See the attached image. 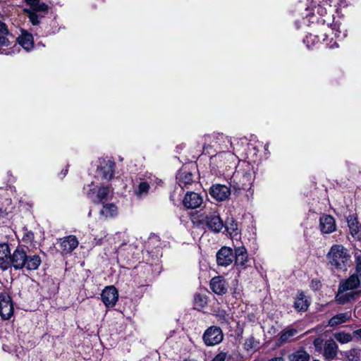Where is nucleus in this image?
Returning a JSON list of instances; mask_svg holds the SVG:
<instances>
[{
    "label": "nucleus",
    "mask_w": 361,
    "mask_h": 361,
    "mask_svg": "<svg viewBox=\"0 0 361 361\" xmlns=\"http://www.w3.org/2000/svg\"><path fill=\"white\" fill-rule=\"evenodd\" d=\"M10 265L16 269L25 267L27 270H36L41 264V259L37 255H27L26 250L18 247L12 255H10Z\"/></svg>",
    "instance_id": "1"
},
{
    "label": "nucleus",
    "mask_w": 361,
    "mask_h": 361,
    "mask_svg": "<svg viewBox=\"0 0 361 361\" xmlns=\"http://www.w3.org/2000/svg\"><path fill=\"white\" fill-rule=\"evenodd\" d=\"M213 148L215 152H219V155L225 150L231 148L234 149L231 138L222 133H213L204 136V153L210 154V150Z\"/></svg>",
    "instance_id": "2"
},
{
    "label": "nucleus",
    "mask_w": 361,
    "mask_h": 361,
    "mask_svg": "<svg viewBox=\"0 0 361 361\" xmlns=\"http://www.w3.org/2000/svg\"><path fill=\"white\" fill-rule=\"evenodd\" d=\"M327 257L331 266L342 269L346 267L350 256L343 245H334L328 252Z\"/></svg>",
    "instance_id": "3"
},
{
    "label": "nucleus",
    "mask_w": 361,
    "mask_h": 361,
    "mask_svg": "<svg viewBox=\"0 0 361 361\" xmlns=\"http://www.w3.org/2000/svg\"><path fill=\"white\" fill-rule=\"evenodd\" d=\"M201 221L214 232H219L224 227L219 214L214 210L205 211L202 215Z\"/></svg>",
    "instance_id": "4"
},
{
    "label": "nucleus",
    "mask_w": 361,
    "mask_h": 361,
    "mask_svg": "<svg viewBox=\"0 0 361 361\" xmlns=\"http://www.w3.org/2000/svg\"><path fill=\"white\" fill-rule=\"evenodd\" d=\"M223 337L222 331L219 327L211 326L205 331L203 335V341L208 346L214 345L221 343Z\"/></svg>",
    "instance_id": "5"
},
{
    "label": "nucleus",
    "mask_w": 361,
    "mask_h": 361,
    "mask_svg": "<svg viewBox=\"0 0 361 361\" xmlns=\"http://www.w3.org/2000/svg\"><path fill=\"white\" fill-rule=\"evenodd\" d=\"M115 163L110 159L100 161L97 169V176L105 180H109L114 176Z\"/></svg>",
    "instance_id": "6"
},
{
    "label": "nucleus",
    "mask_w": 361,
    "mask_h": 361,
    "mask_svg": "<svg viewBox=\"0 0 361 361\" xmlns=\"http://www.w3.org/2000/svg\"><path fill=\"white\" fill-rule=\"evenodd\" d=\"M152 185L153 179L151 176L140 178L134 183L133 192L138 198H142L147 195Z\"/></svg>",
    "instance_id": "7"
},
{
    "label": "nucleus",
    "mask_w": 361,
    "mask_h": 361,
    "mask_svg": "<svg viewBox=\"0 0 361 361\" xmlns=\"http://www.w3.org/2000/svg\"><path fill=\"white\" fill-rule=\"evenodd\" d=\"M13 313V307L10 296L6 293L0 294V316L3 319H9Z\"/></svg>",
    "instance_id": "8"
},
{
    "label": "nucleus",
    "mask_w": 361,
    "mask_h": 361,
    "mask_svg": "<svg viewBox=\"0 0 361 361\" xmlns=\"http://www.w3.org/2000/svg\"><path fill=\"white\" fill-rule=\"evenodd\" d=\"M118 298V290L114 286L106 287L102 293V300L106 307H114Z\"/></svg>",
    "instance_id": "9"
},
{
    "label": "nucleus",
    "mask_w": 361,
    "mask_h": 361,
    "mask_svg": "<svg viewBox=\"0 0 361 361\" xmlns=\"http://www.w3.org/2000/svg\"><path fill=\"white\" fill-rule=\"evenodd\" d=\"M209 193L217 201H224L231 195V190L224 185L216 184L211 187Z\"/></svg>",
    "instance_id": "10"
},
{
    "label": "nucleus",
    "mask_w": 361,
    "mask_h": 361,
    "mask_svg": "<svg viewBox=\"0 0 361 361\" xmlns=\"http://www.w3.org/2000/svg\"><path fill=\"white\" fill-rule=\"evenodd\" d=\"M234 259V255L231 248L222 247L216 254V261L219 265L227 267L230 265Z\"/></svg>",
    "instance_id": "11"
},
{
    "label": "nucleus",
    "mask_w": 361,
    "mask_h": 361,
    "mask_svg": "<svg viewBox=\"0 0 361 361\" xmlns=\"http://www.w3.org/2000/svg\"><path fill=\"white\" fill-rule=\"evenodd\" d=\"M202 197L199 194L191 192L186 193L183 203L188 209H195L202 204Z\"/></svg>",
    "instance_id": "12"
},
{
    "label": "nucleus",
    "mask_w": 361,
    "mask_h": 361,
    "mask_svg": "<svg viewBox=\"0 0 361 361\" xmlns=\"http://www.w3.org/2000/svg\"><path fill=\"white\" fill-rule=\"evenodd\" d=\"M78 245V240L75 235H68L60 239V247L63 252L70 253Z\"/></svg>",
    "instance_id": "13"
},
{
    "label": "nucleus",
    "mask_w": 361,
    "mask_h": 361,
    "mask_svg": "<svg viewBox=\"0 0 361 361\" xmlns=\"http://www.w3.org/2000/svg\"><path fill=\"white\" fill-rule=\"evenodd\" d=\"M320 229L323 233H331L336 230V223L333 216L323 215L320 217Z\"/></svg>",
    "instance_id": "14"
},
{
    "label": "nucleus",
    "mask_w": 361,
    "mask_h": 361,
    "mask_svg": "<svg viewBox=\"0 0 361 361\" xmlns=\"http://www.w3.org/2000/svg\"><path fill=\"white\" fill-rule=\"evenodd\" d=\"M210 287L218 295L225 294L228 290V284L221 276L214 277L211 280Z\"/></svg>",
    "instance_id": "15"
},
{
    "label": "nucleus",
    "mask_w": 361,
    "mask_h": 361,
    "mask_svg": "<svg viewBox=\"0 0 361 361\" xmlns=\"http://www.w3.org/2000/svg\"><path fill=\"white\" fill-rule=\"evenodd\" d=\"M110 194V190L107 187L90 189L87 192L88 196L94 202H102L106 200Z\"/></svg>",
    "instance_id": "16"
},
{
    "label": "nucleus",
    "mask_w": 361,
    "mask_h": 361,
    "mask_svg": "<svg viewBox=\"0 0 361 361\" xmlns=\"http://www.w3.org/2000/svg\"><path fill=\"white\" fill-rule=\"evenodd\" d=\"M235 264L242 268L249 266L250 260L247 257V250L243 246L236 247L235 250Z\"/></svg>",
    "instance_id": "17"
},
{
    "label": "nucleus",
    "mask_w": 361,
    "mask_h": 361,
    "mask_svg": "<svg viewBox=\"0 0 361 361\" xmlns=\"http://www.w3.org/2000/svg\"><path fill=\"white\" fill-rule=\"evenodd\" d=\"M10 255L9 247L6 243H0V267L6 269L10 266Z\"/></svg>",
    "instance_id": "18"
},
{
    "label": "nucleus",
    "mask_w": 361,
    "mask_h": 361,
    "mask_svg": "<svg viewBox=\"0 0 361 361\" xmlns=\"http://www.w3.org/2000/svg\"><path fill=\"white\" fill-rule=\"evenodd\" d=\"M20 45L26 51H30L34 46L33 37L32 34L23 31L22 34L17 39Z\"/></svg>",
    "instance_id": "19"
},
{
    "label": "nucleus",
    "mask_w": 361,
    "mask_h": 361,
    "mask_svg": "<svg viewBox=\"0 0 361 361\" xmlns=\"http://www.w3.org/2000/svg\"><path fill=\"white\" fill-rule=\"evenodd\" d=\"M310 305V301L306 295L302 293H298L296 295L294 307L298 312H305Z\"/></svg>",
    "instance_id": "20"
},
{
    "label": "nucleus",
    "mask_w": 361,
    "mask_h": 361,
    "mask_svg": "<svg viewBox=\"0 0 361 361\" xmlns=\"http://www.w3.org/2000/svg\"><path fill=\"white\" fill-rule=\"evenodd\" d=\"M338 346L336 342L329 339L327 340L324 345V355L327 359H333L337 355Z\"/></svg>",
    "instance_id": "21"
},
{
    "label": "nucleus",
    "mask_w": 361,
    "mask_h": 361,
    "mask_svg": "<svg viewBox=\"0 0 361 361\" xmlns=\"http://www.w3.org/2000/svg\"><path fill=\"white\" fill-rule=\"evenodd\" d=\"M351 318V313L350 312L339 313L333 317H331L329 321V326L331 327H335L338 325L342 324L348 322Z\"/></svg>",
    "instance_id": "22"
},
{
    "label": "nucleus",
    "mask_w": 361,
    "mask_h": 361,
    "mask_svg": "<svg viewBox=\"0 0 361 361\" xmlns=\"http://www.w3.org/2000/svg\"><path fill=\"white\" fill-rule=\"evenodd\" d=\"M343 288H339V293L336 295V300L338 303L344 304L348 302L355 300L359 296L358 292L345 293Z\"/></svg>",
    "instance_id": "23"
},
{
    "label": "nucleus",
    "mask_w": 361,
    "mask_h": 361,
    "mask_svg": "<svg viewBox=\"0 0 361 361\" xmlns=\"http://www.w3.org/2000/svg\"><path fill=\"white\" fill-rule=\"evenodd\" d=\"M177 179L179 185L181 188H185L192 183V175L190 172L183 169L178 173Z\"/></svg>",
    "instance_id": "24"
},
{
    "label": "nucleus",
    "mask_w": 361,
    "mask_h": 361,
    "mask_svg": "<svg viewBox=\"0 0 361 361\" xmlns=\"http://www.w3.org/2000/svg\"><path fill=\"white\" fill-rule=\"evenodd\" d=\"M117 207L114 204H104L99 212L101 217L104 219L112 218L117 214Z\"/></svg>",
    "instance_id": "25"
},
{
    "label": "nucleus",
    "mask_w": 361,
    "mask_h": 361,
    "mask_svg": "<svg viewBox=\"0 0 361 361\" xmlns=\"http://www.w3.org/2000/svg\"><path fill=\"white\" fill-rule=\"evenodd\" d=\"M360 284V279L357 275L353 274L349 277V279L341 285V289L343 288V290H348L356 288Z\"/></svg>",
    "instance_id": "26"
},
{
    "label": "nucleus",
    "mask_w": 361,
    "mask_h": 361,
    "mask_svg": "<svg viewBox=\"0 0 361 361\" xmlns=\"http://www.w3.org/2000/svg\"><path fill=\"white\" fill-rule=\"evenodd\" d=\"M27 5L30 6L29 10H33L35 11H47L48 6L40 0H25Z\"/></svg>",
    "instance_id": "27"
},
{
    "label": "nucleus",
    "mask_w": 361,
    "mask_h": 361,
    "mask_svg": "<svg viewBox=\"0 0 361 361\" xmlns=\"http://www.w3.org/2000/svg\"><path fill=\"white\" fill-rule=\"evenodd\" d=\"M252 184V174L250 173H246L240 180L239 183L235 186L237 190H245L250 187Z\"/></svg>",
    "instance_id": "28"
},
{
    "label": "nucleus",
    "mask_w": 361,
    "mask_h": 361,
    "mask_svg": "<svg viewBox=\"0 0 361 361\" xmlns=\"http://www.w3.org/2000/svg\"><path fill=\"white\" fill-rule=\"evenodd\" d=\"M350 233L353 238L360 239L361 233L360 232V226L356 219H350L348 221Z\"/></svg>",
    "instance_id": "29"
},
{
    "label": "nucleus",
    "mask_w": 361,
    "mask_h": 361,
    "mask_svg": "<svg viewBox=\"0 0 361 361\" xmlns=\"http://www.w3.org/2000/svg\"><path fill=\"white\" fill-rule=\"evenodd\" d=\"M290 361H308L309 355L304 350H298L289 355Z\"/></svg>",
    "instance_id": "30"
},
{
    "label": "nucleus",
    "mask_w": 361,
    "mask_h": 361,
    "mask_svg": "<svg viewBox=\"0 0 361 361\" xmlns=\"http://www.w3.org/2000/svg\"><path fill=\"white\" fill-rule=\"evenodd\" d=\"M334 338L341 343H347L352 341V336L343 331L337 332L334 334Z\"/></svg>",
    "instance_id": "31"
},
{
    "label": "nucleus",
    "mask_w": 361,
    "mask_h": 361,
    "mask_svg": "<svg viewBox=\"0 0 361 361\" xmlns=\"http://www.w3.org/2000/svg\"><path fill=\"white\" fill-rule=\"evenodd\" d=\"M224 226L232 238L238 235V233L237 232V224L233 219L226 221Z\"/></svg>",
    "instance_id": "32"
},
{
    "label": "nucleus",
    "mask_w": 361,
    "mask_h": 361,
    "mask_svg": "<svg viewBox=\"0 0 361 361\" xmlns=\"http://www.w3.org/2000/svg\"><path fill=\"white\" fill-rule=\"evenodd\" d=\"M25 12L27 14L28 18L32 25H37L39 23V18H42V16L38 15L37 13H44V11H35L33 10H25Z\"/></svg>",
    "instance_id": "33"
},
{
    "label": "nucleus",
    "mask_w": 361,
    "mask_h": 361,
    "mask_svg": "<svg viewBox=\"0 0 361 361\" xmlns=\"http://www.w3.org/2000/svg\"><path fill=\"white\" fill-rule=\"evenodd\" d=\"M195 308L201 309L207 304V298L205 295L197 294L195 296Z\"/></svg>",
    "instance_id": "34"
},
{
    "label": "nucleus",
    "mask_w": 361,
    "mask_h": 361,
    "mask_svg": "<svg viewBox=\"0 0 361 361\" xmlns=\"http://www.w3.org/2000/svg\"><path fill=\"white\" fill-rule=\"evenodd\" d=\"M296 332L297 331L295 329H289L283 331L281 334L279 341L280 343H283L288 341L291 337L295 335Z\"/></svg>",
    "instance_id": "35"
},
{
    "label": "nucleus",
    "mask_w": 361,
    "mask_h": 361,
    "mask_svg": "<svg viewBox=\"0 0 361 361\" xmlns=\"http://www.w3.org/2000/svg\"><path fill=\"white\" fill-rule=\"evenodd\" d=\"M258 345L259 343L255 338L250 337L245 341L244 347L247 350H255L258 348Z\"/></svg>",
    "instance_id": "36"
},
{
    "label": "nucleus",
    "mask_w": 361,
    "mask_h": 361,
    "mask_svg": "<svg viewBox=\"0 0 361 361\" xmlns=\"http://www.w3.org/2000/svg\"><path fill=\"white\" fill-rule=\"evenodd\" d=\"M361 353L358 350L353 349L348 353L347 358L348 361H360Z\"/></svg>",
    "instance_id": "37"
},
{
    "label": "nucleus",
    "mask_w": 361,
    "mask_h": 361,
    "mask_svg": "<svg viewBox=\"0 0 361 361\" xmlns=\"http://www.w3.org/2000/svg\"><path fill=\"white\" fill-rule=\"evenodd\" d=\"M11 39H13L12 35H0V46H8Z\"/></svg>",
    "instance_id": "38"
},
{
    "label": "nucleus",
    "mask_w": 361,
    "mask_h": 361,
    "mask_svg": "<svg viewBox=\"0 0 361 361\" xmlns=\"http://www.w3.org/2000/svg\"><path fill=\"white\" fill-rule=\"evenodd\" d=\"M356 263V271L360 276H361V252H356L355 255Z\"/></svg>",
    "instance_id": "39"
},
{
    "label": "nucleus",
    "mask_w": 361,
    "mask_h": 361,
    "mask_svg": "<svg viewBox=\"0 0 361 361\" xmlns=\"http://www.w3.org/2000/svg\"><path fill=\"white\" fill-rule=\"evenodd\" d=\"M226 358V354L225 353H220L212 360V361H225Z\"/></svg>",
    "instance_id": "40"
},
{
    "label": "nucleus",
    "mask_w": 361,
    "mask_h": 361,
    "mask_svg": "<svg viewBox=\"0 0 361 361\" xmlns=\"http://www.w3.org/2000/svg\"><path fill=\"white\" fill-rule=\"evenodd\" d=\"M0 35H11L8 32L6 25L4 23H0Z\"/></svg>",
    "instance_id": "41"
},
{
    "label": "nucleus",
    "mask_w": 361,
    "mask_h": 361,
    "mask_svg": "<svg viewBox=\"0 0 361 361\" xmlns=\"http://www.w3.org/2000/svg\"><path fill=\"white\" fill-rule=\"evenodd\" d=\"M317 12L319 14H320L321 16H323L324 13H326V8H322V6L319 4V7L317 8Z\"/></svg>",
    "instance_id": "42"
},
{
    "label": "nucleus",
    "mask_w": 361,
    "mask_h": 361,
    "mask_svg": "<svg viewBox=\"0 0 361 361\" xmlns=\"http://www.w3.org/2000/svg\"><path fill=\"white\" fill-rule=\"evenodd\" d=\"M320 4H322L323 6H329V7H331V0H322V1H320Z\"/></svg>",
    "instance_id": "43"
},
{
    "label": "nucleus",
    "mask_w": 361,
    "mask_h": 361,
    "mask_svg": "<svg viewBox=\"0 0 361 361\" xmlns=\"http://www.w3.org/2000/svg\"><path fill=\"white\" fill-rule=\"evenodd\" d=\"M268 361H284L282 357H274L269 360Z\"/></svg>",
    "instance_id": "44"
},
{
    "label": "nucleus",
    "mask_w": 361,
    "mask_h": 361,
    "mask_svg": "<svg viewBox=\"0 0 361 361\" xmlns=\"http://www.w3.org/2000/svg\"><path fill=\"white\" fill-rule=\"evenodd\" d=\"M355 335L361 339V328L354 332Z\"/></svg>",
    "instance_id": "45"
},
{
    "label": "nucleus",
    "mask_w": 361,
    "mask_h": 361,
    "mask_svg": "<svg viewBox=\"0 0 361 361\" xmlns=\"http://www.w3.org/2000/svg\"><path fill=\"white\" fill-rule=\"evenodd\" d=\"M314 286H315L314 287H315L316 288H318V286H319V282H316V283H314Z\"/></svg>",
    "instance_id": "46"
},
{
    "label": "nucleus",
    "mask_w": 361,
    "mask_h": 361,
    "mask_svg": "<svg viewBox=\"0 0 361 361\" xmlns=\"http://www.w3.org/2000/svg\"><path fill=\"white\" fill-rule=\"evenodd\" d=\"M318 342H319V340H318V339H316V340L314 341V344H315V345H317Z\"/></svg>",
    "instance_id": "47"
},
{
    "label": "nucleus",
    "mask_w": 361,
    "mask_h": 361,
    "mask_svg": "<svg viewBox=\"0 0 361 361\" xmlns=\"http://www.w3.org/2000/svg\"><path fill=\"white\" fill-rule=\"evenodd\" d=\"M228 154L230 157H233V153H230V152H229Z\"/></svg>",
    "instance_id": "48"
}]
</instances>
